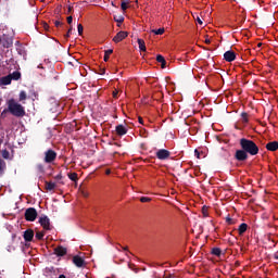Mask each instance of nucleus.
<instances>
[{
    "label": "nucleus",
    "instance_id": "f257e3e1",
    "mask_svg": "<svg viewBox=\"0 0 278 278\" xmlns=\"http://www.w3.org/2000/svg\"><path fill=\"white\" fill-rule=\"evenodd\" d=\"M7 105L9 108L10 114L12 116H15L16 118H23L25 116V106H23L21 103L16 102L14 98L7 101Z\"/></svg>",
    "mask_w": 278,
    "mask_h": 278
},
{
    "label": "nucleus",
    "instance_id": "f03ea898",
    "mask_svg": "<svg viewBox=\"0 0 278 278\" xmlns=\"http://www.w3.org/2000/svg\"><path fill=\"white\" fill-rule=\"evenodd\" d=\"M241 149H244L248 155H257L260 153V147L253 140L241 138L239 141Z\"/></svg>",
    "mask_w": 278,
    "mask_h": 278
},
{
    "label": "nucleus",
    "instance_id": "7ed1b4c3",
    "mask_svg": "<svg viewBox=\"0 0 278 278\" xmlns=\"http://www.w3.org/2000/svg\"><path fill=\"white\" fill-rule=\"evenodd\" d=\"M64 177L62 175H58L51 180H46L45 181V188L48 190V192L53 191L54 189L60 187V184H64Z\"/></svg>",
    "mask_w": 278,
    "mask_h": 278
},
{
    "label": "nucleus",
    "instance_id": "20e7f679",
    "mask_svg": "<svg viewBox=\"0 0 278 278\" xmlns=\"http://www.w3.org/2000/svg\"><path fill=\"white\" fill-rule=\"evenodd\" d=\"M43 155H45L43 157L45 164H53V162H55V159L58 157V153L52 149L47 150L43 153Z\"/></svg>",
    "mask_w": 278,
    "mask_h": 278
},
{
    "label": "nucleus",
    "instance_id": "39448f33",
    "mask_svg": "<svg viewBox=\"0 0 278 278\" xmlns=\"http://www.w3.org/2000/svg\"><path fill=\"white\" fill-rule=\"evenodd\" d=\"M24 216L28 223H34V220H36V218H38V211H36L34 207H28L25 211Z\"/></svg>",
    "mask_w": 278,
    "mask_h": 278
},
{
    "label": "nucleus",
    "instance_id": "423d86ee",
    "mask_svg": "<svg viewBox=\"0 0 278 278\" xmlns=\"http://www.w3.org/2000/svg\"><path fill=\"white\" fill-rule=\"evenodd\" d=\"M37 173L51 175V165L47 163H39L36 165Z\"/></svg>",
    "mask_w": 278,
    "mask_h": 278
},
{
    "label": "nucleus",
    "instance_id": "0eeeda50",
    "mask_svg": "<svg viewBox=\"0 0 278 278\" xmlns=\"http://www.w3.org/2000/svg\"><path fill=\"white\" fill-rule=\"evenodd\" d=\"M235 159L237 162H247V160H249V154L244 149L241 148L240 150L236 151Z\"/></svg>",
    "mask_w": 278,
    "mask_h": 278
},
{
    "label": "nucleus",
    "instance_id": "6e6552de",
    "mask_svg": "<svg viewBox=\"0 0 278 278\" xmlns=\"http://www.w3.org/2000/svg\"><path fill=\"white\" fill-rule=\"evenodd\" d=\"M39 224L41 225V227L43 229H46V231L51 230V220L49 219V217L47 215H42L39 218Z\"/></svg>",
    "mask_w": 278,
    "mask_h": 278
},
{
    "label": "nucleus",
    "instance_id": "1a4fd4ad",
    "mask_svg": "<svg viewBox=\"0 0 278 278\" xmlns=\"http://www.w3.org/2000/svg\"><path fill=\"white\" fill-rule=\"evenodd\" d=\"M72 262L77 268H84L86 266V260L79 255L73 256Z\"/></svg>",
    "mask_w": 278,
    "mask_h": 278
},
{
    "label": "nucleus",
    "instance_id": "9d476101",
    "mask_svg": "<svg viewBox=\"0 0 278 278\" xmlns=\"http://www.w3.org/2000/svg\"><path fill=\"white\" fill-rule=\"evenodd\" d=\"M129 36V33L125 31V30H121L116 34V36L113 38V42H123V40H125V38H127Z\"/></svg>",
    "mask_w": 278,
    "mask_h": 278
},
{
    "label": "nucleus",
    "instance_id": "9b49d317",
    "mask_svg": "<svg viewBox=\"0 0 278 278\" xmlns=\"http://www.w3.org/2000/svg\"><path fill=\"white\" fill-rule=\"evenodd\" d=\"M156 157H157V160H168V157H170V151H168L166 149H160L156 152Z\"/></svg>",
    "mask_w": 278,
    "mask_h": 278
},
{
    "label": "nucleus",
    "instance_id": "f8f14e48",
    "mask_svg": "<svg viewBox=\"0 0 278 278\" xmlns=\"http://www.w3.org/2000/svg\"><path fill=\"white\" fill-rule=\"evenodd\" d=\"M224 60L226 62H233L236 60V52L228 50L224 53Z\"/></svg>",
    "mask_w": 278,
    "mask_h": 278
},
{
    "label": "nucleus",
    "instance_id": "ddd939ff",
    "mask_svg": "<svg viewBox=\"0 0 278 278\" xmlns=\"http://www.w3.org/2000/svg\"><path fill=\"white\" fill-rule=\"evenodd\" d=\"M66 253H67L66 248L62 245H59L54 249V255H56L58 257H64Z\"/></svg>",
    "mask_w": 278,
    "mask_h": 278
},
{
    "label": "nucleus",
    "instance_id": "4468645a",
    "mask_svg": "<svg viewBox=\"0 0 278 278\" xmlns=\"http://www.w3.org/2000/svg\"><path fill=\"white\" fill-rule=\"evenodd\" d=\"M23 236L25 242H31V240H34V230L27 229L26 231H24Z\"/></svg>",
    "mask_w": 278,
    "mask_h": 278
},
{
    "label": "nucleus",
    "instance_id": "2eb2a0df",
    "mask_svg": "<svg viewBox=\"0 0 278 278\" xmlns=\"http://www.w3.org/2000/svg\"><path fill=\"white\" fill-rule=\"evenodd\" d=\"M115 131L117 136H125L127 134V128L123 124H119L115 127Z\"/></svg>",
    "mask_w": 278,
    "mask_h": 278
},
{
    "label": "nucleus",
    "instance_id": "dca6fc26",
    "mask_svg": "<svg viewBox=\"0 0 278 278\" xmlns=\"http://www.w3.org/2000/svg\"><path fill=\"white\" fill-rule=\"evenodd\" d=\"M265 149H267V151H271L275 152L278 150V141H270L265 146Z\"/></svg>",
    "mask_w": 278,
    "mask_h": 278
},
{
    "label": "nucleus",
    "instance_id": "f3484780",
    "mask_svg": "<svg viewBox=\"0 0 278 278\" xmlns=\"http://www.w3.org/2000/svg\"><path fill=\"white\" fill-rule=\"evenodd\" d=\"M0 83L2 86H10L12 84V76L10 74L1 78Z\"/></svg>",
    "mask_w": 278,
    "mask_h": 278
},
{
    "label": "nucleus",
    "instance_id": "a211bd4d",
    "mask_svg": "<svg viewBox=\"0 0 278 278\" xmlns=\"http://www.w3.org/2000/svg\"><path fill=\"white\" fill-rule=\"evenodd\" d=\"M156 62L161 64V68H166V59L162 54L156 55Z\"/></svg>",
    "mask_w": 278,
    "mask_h": 278
},
{
    "label": "nucleus",
    "instance_id": "6ab92c4d",
    "mask_svg": "<svg viewBox=\"0 0 278 278\" xmlns=\"http://www.w3.org/2000/svg\"><path fill=\"white\" fill-rule=\"evenodd\" d=\"M247 229H249V225L242 223V224L239 226V229H238L239 236H242L243 233H245V232H247Z\"/></svg>",
    "mask_w": 278,
    "mask_h": 278
},
{
    "label": "nucleus",
    "instance_id": "aec40b11",
    "mask_svg": "<svg viewBox=\"0 0 278 278\" xmlns=\"http://www.w3.org/2000/svg\"><path fill=\"white\" fill-rule=\"evenodd\" d=\"M9 76L11 77V79H13L14 81H18V79L21 78V72L15 71L12 74H9Z\"/></svg>",
    "mask_w": 278,
    "mask_h": 278
},
{
    "label": "nucleus",
    "instance_id": "412c9836",
    "mask_svg": "<svg viewBox=\"0 0 278 278\" xmlns=\"http://www.w3.org/2000/svg\"><path fill=\"white\" fill-rule=\"evenodd\" d=\"M211 253H212V255H215L216 257H220V255H223V250H220V248H213Z\"/></svg>",
    "mask_w": 278,
    "mask_h": 278
},
{
    "label": "nucleus",
    "instance_id": "4be33fe9",
    "mask_svg": "<svg viewBox=\"0 0 278 278\" xmlns=\"http://www.w3.org/2000/svg\"><path fill=\"white\" fill-rule=\"evenodd\" d=\"M137 42L139 45L140 51H147V46H146L143 39H137Z\"/></svg>",
    "mask_w": 278,
    "mask_h": 278
},
{
    "label": "nucleus",
    "instance_id": "5701e85b",
    "mask_svg": "<svg viewBox=\"0 0 278 278\" xmlns=\"http://www.w3.org/2000/svg\"><path fill=\"white\" fill-rule=\"evenodd\" d=\"M114 53L113 49H109L104 51V62H108V60H110V55H112Z\"/></svg>",
    "mask_w": 278,
    "mask_h": 278
},
{
    "label": "nucleus",
    "instance_id": "b1692460",
    "mask_svg": "<svg viewBox=\"0 0 278 278\" xmlns=\"http://www.w3.org/2000/svg\"><path fill=\"white\" fill-rule=\"evenodd\" d=\"M121 8H122L123 12H125L127 10V8H129V0H122Z\"/></svg>",
    "mask_w": 278,
    "mask_h": 278
},
{
    "label": "nucleus",
    "instance_id": "393cba45",
    "mask_svg": "<svg viewBox=\"0 0 278 278\" xmlns=\"http://www.w3.org/2000/svg\"><path fill=\"white\" fill-rule=\"evenodd\" d=\"M114 21L115 23H125V17L123 15H119V16H114Z\"/></svg>",
    "mask_w": 278,
    "mask_h": 278
},
{
    "label": "nucleus",
    "instance_id": "a878e982",
    "mask_svg": "<svg viewBox=\"0 0 278 278\" xmlns=\"http://www.w3.org/2000/svg\"><path fill=\"white\" fill-rule=\"evenodd\" d=\"M5 170V161L0 159V175Z\"/></svg>",
    "mask_w": 278,
    "mask_h": 278
},
{
    "label": "nucleus",
    "instance_id": "bb28decb",
    "mask_svg": "<svg viewBox=\"0 0 278 278\" xmlns=\"http://www.w3.org/2000/svg\"><path fill=\"white\" fill-rule=\"evenodd\" d=\"M27 100V92L21 91L20 92V101H25Z\"/></svg>",
    "mask_w": 278,
    "mask_h": 278
},
{
    "label": "nucleus",
    "instance_id": "cd10ccee",
    "mask_svg": "<svg viewBox=\"0 0 278 278\" xmlns=\"http://www.w3.org/2000/svg\"><path fill=\"white\" fill-rule=\"evenodd\" d=\"M68 179H71V181H74L75 186H77V179H79V177L77 175H68Z\"/></svg>",
    "mask_w": 278,
    "mask_h": 278
},
{
    "label": "nucleus",
    "instance_id": "c85d7f7f",
    "mask_svg": "<svg viewBox=\"0 0 278 278\" xmlns=\"http://www.w3.org/2000/svg\"><path fill=\"white\" fill-rule=\"evenodd\" d=\"M77 29H78V36H84V25L78 24Z\"/></svg>",
    "mask_w": 278,
    "mask_h": 278
},
{
    "label": "nucleus",
    "instance_id": "c756f323",
    "mask_svg": "<svg viewBox=\"0 0 278 278\" xmlns=\"http://www.w3.org/2000/svg\"><path fill=\"white\" fill-rule=\"evenodd\" d=\"M71 34H73V26H71L67 33L64 35L65 40H67V38H71Z\"/></svg>",
    "mask_w": 278,
    "mask_h": 278
},
{
    "label": "nucleus",
    "instance_id": "7c9ffc66",
    "mask_svg": "<svg viewBox=\"0 0 278 278\" xmlns=\"http://www.w3.org/2000/svg\"><path fill=\"white\" fill-rule=\"evenodd\" d=\"M153 34H155L156 36H162V34H164V28H159V29H154L152 30Z\"/></svg>",
    "mask_w": 278,
    "mask_h": 278
},
{
    "label": "nucleus",
    "instance_id": "2f4dec72",
    "mask_svg": "<svg viewBox=\"0 0 278 278\" xmlns=\"http://www.w3.org/2000/svg\"><path fill=\"white\" fill-rule=\"evenodd\" d=\"M241 118L243 119V123H249V114L248 113H241Z\"/></svg>",
    "mask_w": 278,
    "mask_h": 278
},
{
    "label": "nucleus",
    "instance_id": "473e14b6",
    "mask_svg": "<svg viewBox=\"0 0 278 278\" xmlns=\"http://www.w3.org/2000/svg\"><path fill=\"white\" fill-rule=\"evenodd\" d=\"M35 238L37 240H42V238H45V232H40V231L36 232Z\"/></svg>",
    "mask_w": 278,
    "mask_h": 278
},
{
    "label": "nucleus",
    "instance_id": "72a5a7b5",
    "mask_svg": "<svg viewBox=\"0 0 278 278\" xmlns=\"http://www.w3.org/2000/svg\"><path fill=\"white\" fill-rule=\"evenodd\" d=\"M207 206H203L202 207V214H203V216L205 217V218H207V216H210V214L207 213Z\"/></svg>",
    "mask_w": 278,
    "mask_h": 278
},
{
    "label": "nucleus",
    "instance_id": "f704fd0d",
    "mask_svg": "<svg viewBox=\"0 0 278 278\" xmlns=\"http://www.w3.org/2000/svg\"><path fill=\"white\" fill-rule=\"evenodd\" d=\"M2 157L8 160L10 157V152L8 150L2 151Z\"/></svg>",
    "mask_w": 278,
    "mask_h": 278
},
{
    "label": "nucleus",
    "instance_id": "c9c22d12",
    "mask_svg": "<svg viewBox=\"0 0 278 278\" xmlns=\"http://www.w3.org/2000/svg\"><path fill=\"white\" fill-rule=\"evenodd\" d=\"M150 201H151V198H147V197H141L140 198L141 203H149Z\"/></svg>",
    "mask_w": 278,
    "mask_h": 278
},
{
    "label": "nucleus",
    "instance_id": "e433bc0d",
    "mask_svg": "<svg viewBox=\"0 0 278 278\" xmlns=\"http://www.w3.org/2000/svg\"><path fill=\"white\" fill-rule=\"evenodd\" d=\"M194 155L198 157V160H201V152L199 150H194Z\"/></svg>",
    "mask_w": 278,
    "mask_h": 278
},
{
    "label": "nucleus",
    "instance_id": "4c0bfd02",
    "mask_svg": "<svg viewBox=\"0 0 278 278\" xmlns=\"http://www.w3.org/2000/svg\"><path fill=\"white\" fill-rule=\"evenodd\" d=\"M80 194H81L85 199H88V197H89V193H88L87 191H84V190L80 191Z\"/></svg>",
    "mask_w": 278,
    "mask_h": 278
},
{
    "label": "nucleus",
    "instance_id": "58836bf2",
    "mask_svg": "<svg viewBox=\"0 0 278 278\" xmlns=\"http://www.w3.org/2000/svg\"><path fill=\"white\" fill-rule=\"evenodd\" d=\"M67 24L73 25V16H67Z\"/></svg>",
    "mask_w": 278,
    "mask_h": 278
},
{
    "label": "nucleus",
    "instance_id": "ea45409f",
    "mask_svg": "<svg viewBox=\"0 0 278 278\" xmlns=\"http://www.w3.org/2000/svg\"><path fill=\"white\" fill-rule=\"evenodd\" d=\"M226 223H228V225H231L233 223V219H231V217H226Z\"/></svg>",
    "mask_w": 278,
    "mask_h": 278
},
{
    "label": "nucleus",
    "instance_id": "a19ab883",
    "mask_svg": "<svg viewBox=\"0 0 278 278\" xmlns=\"http://www.w3.org/2000/svg\"><path fill=\"white\" fill-rule=\"evenodd\" d=\"M54 25H55V27H60L61 25H64V24L62 22H60V21H55Z\"/></svg>",
    "mask_w": 278,
    "mask_h": 278
},
{
    "label": "nucleus",
    "instance_id": "79ce46f5",
    "mask_svg": "<svg viewBox=\"0 0 278 278\" xmlns=\"http://www.w3.org/2000/svg\"><path fill=\"white\" fill-rule=\"evenodd\" d=\"M211 40H210V38H208V36L206 35V38H205V45H211Z\"/></svg>",
    "mask_w": 278,
    "mask_h": 278
},
{
    "label": "nucleus",
    "instance_id": "37998d69",
    "mask_svg": "<svg viewBox=\"0 0 278 278\" xmlns=\"http://www.w3.org/2000/svg\"><path fill=\"white\" fill-rule=\"evenodd\" d=\"M8 112H10V111H9V108H8V109H4V110L2 111V113H1V116H3L4 114H8Z\"/></svg>",
    "mask_w": 278,
    "mask_h": 278
},
{
    "label": "nucleus",
    "instance_id": "c03bdc74",
    "mask_svg": "<svg viewBox=\"0 0 278 278\" xmlns=\"http://www.w3.org/2000/svg\"><path fill=\"white\" fill-rule=\"evenodd\" d=\"M138 121L140 123V125H144V119H142V117H138Z\"/></svg>",
    "mask_w": 278,
    "mask_h": 278
},
{
    "label": "nucleus",
    "instance_id": "a18cd8bd",
    "mask_svg": "<svg viewBox=\"0 0 278 278\" xmlns=\"http://www.w3.org/2000/svg\"><path fill=\"white\" fill-rule=\"evenodd\" d=\"M71 12H73V7L70 5V7L67 8V14H71Z\"/></svg>",
    "mask_w": 278,
    "mask_h": 278
},
{
    "label": "nucleus",
    "instance_id": "49530a36",
    "mask_svg": "<svg viewBox=\"0 0 278 278\" xmlns=\"http://www.w3.org/2000/svg\"><path fill=\"white\" fill-rule=\"evenodd\" d=\"M136 265H134V264H131V263H129L128 264V268H130V270H134V267H135Z\"/></svg>",
    "mask_w": 278,
    "mask_h": 278
},
{
    "label": "nucleus",
    "instance_id": "de8ad7c7",
    "mask_svg": "<svg viewBox=\"0 0 278 278\" xmlns=\"http://www.w3.org/2000/svg\"><path fill=\"white\" fill-rule=\"evenodd\" d=\"M197 23H199V25H203V21L200 20V17L197 18Z\"/></svg>",
    "mask_w": 278,
    "mask_h": 278
},
{
    "label": "nucleus",
    "instance_id": "09e8293b",
    "mask_svg": "<svg viewBox=\"0 0 278 278\" xmlns=\"http://www.w3.org/2000/svg\"><path fill=\"white\" fill-rule=\"evenodd\" d=\"M111 173L110 168H105V175H110Z\"/></svg>",
    "mask_w": 278,
    "mask_h": 278
},
{
    "label": "nucleus",
    "instance_id": "8fccbe9b",
    "mask_svg": "<svg viewBox=\"0 0 278 278\" xmlns=\"http://www.w3.org/2000/svg\"><path fill=\"white\" fill-rule=\"evenodd\" d=\"M121 248L123 249V251H129V248H128V247H123V245H121Z\"/></svg>",
    "mask_w": 278,
    "mask_h": 278
},
{
    "label": "nucleus",
    "instance_id": "3c124183",
    "mask_svg": "<svg viewBox=\"0 0 278 278\" xmlns=\"http://www.w3.org/2000/svg\"><path fill=\"white\" fill-rule=\"evenodd\" d=\"M117 94H118V91H113L114 99H116Z\"/></svg>",
    "mask_w": 278,
    "mask_h": 278
},
{
    "label": "nucleus",
    "instance_id": "603ef678",
    "mask_svg": "<svg viewBox=\"0 0 278 278\" xmlns=\"http://www.w3.org/2000/svg\"><path fill=\"white\" fill-rule=\"evenodd\" d=\"M59 278H66L64 274L60 275Z\"/></svg>",
    "mask_w": 278,
    "mask_h": 278
},
{
    "label": "nucleus",
    "instance_id": "864d4df0",
    "mask_svg": "<svg viewBox=\"0 0 278 278\" xmlns=\"http://www.w3.org/2000/svg\"><path fill=\"white\" fill-rule=\"evenodd\" d=\"M67 175H77V173H75V172L74 173H67Z\"/></svg>",
    "mask_w": 278,
    "mask_h": 278
},
{
    "label": "nucleus",
    "instance_id": "5fc2aeb1",
    "mask_svg": "<svg viewBox=\"0 0 278 278\" xmlns=\"http://www.w3.org/2000/svg\"><path fill=\"white\" fill-rule=\"evenodd\" d=\"M102 75H105V70L102 71Z\"/></svg>",
    "mask_w": 278,
    "mask_h": 278
},
{
    "label": "nucleus",
    "instance_id": "6e6d98bb",
    "mask_svg": "<svg viewBox=\"0 0 278 278\" xmlns=\"http://www.w3.org/2000/svg\"><path fill=\"white\" fill-rule=\"evenodd\" d=\"M159 186H164V182H162V184H159Z\"/></svg>",
    "mask_w": 278,
    "mask_h": 278
},
{
    "label": "nucleus",
    "instance_id": "4d7b16f0",
    "mask_svg": "<svg viewBox=\"0 0 278 278\" xmlns=\"http://www.w3.org/2000/svg\"><path fill=\"white\" fill-rule=\"evenodd\" d=\"M275 260H278V255H275Z\"/></svg>",
    "mask_w": 278,
    "mask_h": 278
},
{
    "label": "nucleus",
    "instance_id": "13d9d810",
    "mask_svg": "<svg viewBox=\"0 0 278 278\" xmlns=\"http://www.w3.org/2000/svg\"><path fill=\"white\" fill-rule=\"evenodd\" d=\"M257 47H262V43H258Z\"/></svg>",
    "mask_w": 278,
    "mask_h": 278
},
{
    "label": "nucleus",
    "instance_id": "bf43d9fd",
    "mask_svg": "<svg viewBox=\"0 0 278 278\" xmlns=\"http://www.w3.org/2000/svg\"><path fill=\"white\" fill-rule=\"evenodd\" d=\"M41 1V3H45V0H40Z\"/></svg>",
    "mask_w": 278,
    "mask_h": 278
},
{
    "label": "nucleus",
    "instance_id": "052dcab7",
    "mask_svg": "<svg viewBox=\"0 0 278 278\" xmlns=\"http://www.w3.org/2000/svg\"><path fill=\"white\" fill-rule=\"evenodd\" d=\"M208 182H211V184H212V179H208Z\"/></svg>",
    "mask_w": 278,
    "mask_h": 278
},
{
    "label": "nucleus",
    "instance_id": "680f3d73",
    "mask_svg": "<svg viewBox=\"0 0 278 278\" xmlns=\"http://www.w3.org/2000/svg\"><path fill=\"white\" fill-rule=\"evenodd\" d=\"M117 27H121V24H117Z\"/></svg>",
    "mask_w": 278,
    "mask_h": 278
},
{
    "label": "nucleus",
    "instance_id": "e2e57ef3",
    "mask_svg": "<svg viewBox=\"0 0 278 278\" xmlns=\"http://www.w3.org/2000/svg\"><path fill=\"white\" fill-rule=\"evenodd\" d=\"M168 278H175V277H173V276H169Z\"/></svg>",
    "mask_w": 278,
    "mask_h": 278
}]
</instances>
